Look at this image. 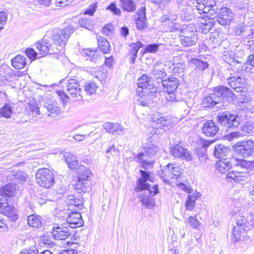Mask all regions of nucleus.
<instances>
[{
	"label": "nucleus",
	"mask_w": 254,
	"mask_h": 254,
	"mask_svg": "<svg viewBox=\"0 0 254 254\" xmlns=\"http://www.w3.org/2000/svg\"><path fill=\"white\" fill-rule=\"evenodd\" d=\"M217 170L221 173H225L231 168L236 169L227 174V178L236 182L245 181L248 175V169L254 168V161H250L235 157L221 159L216 164Z\"/></svg>",
	"instance_id": "1"
},
{
	"label": "nucleus",
	"mask_w": 254,
	"mask_h": 254,
	"mask_svg": "<svg viewBox=\"0 0 254 254\" xmlns=\"http://www.w3.org/2000/svg\"><path fill=\"white\" fill-rule=\"evenodd\" d=\"M91 175L89 170L85 166H81L77 169L78 179L86 181Z\"/></svg>",
	"instance_id": "41"
},
{
	"label": "nucleus",
	"mask_w": 254,
	"mask_h": 254,
	"mask_svg": "<svg viewBox=\"0 0 254 254\" xmlns=\"http://www.w3.org/2000/svg\"><path fill=\"white\" fill-rule=\"evenodd\" d=\"M218 123L224 127L229 128H234L239 125V118L237 115L225 113H219L217 117Z\"/></svg>",
	"instance_id": "8"
},
{
	"label": "nucleus",
	"mask_w": 254,
	"mask_h": 254,
	"mask_svg": "<svg viewBox=\"0 0 254 254\" xmlns=\"http://www.w3.org/2000/svg\"><path fill=\"white\" fill-rule=\"evenodd\" d=\"M7 20V14L5 11H0V23L4 25Z\"/></svg>",
	"instance_id": "61"
},
{
	"label": "nucleus",
	"mask_w": 254,
	"mask_h": 254,
	"mask_svg": "<svg viewBox=\"0 0 254 254\" xmlns=\"http://www.w3.org/2000/svg\"><path fill=\"white\" fill-rule=\"evenodd\" d=\"M36 47L41 57L48 54H55L59 52L54 45H52L46 39H43L41 42H37Z\"/></svg>",
	"instance_id": "14"
},
{
	"label": "nucleus",
	"mask_w": 254,
	"mask_h": 254,
	"mask_svg": "<svg viewBox=\"0 0 254 254\" xmlns=\"http://www.w3.org/2000/svg\"><path fill=\"white\" fill-rule=\"evenodd\" d=\"M26 59L24 56L18 55L11 60L12 66L17 69L23 68L26 64Z\"/></svg>",
	"instance_id": "33"
},
{
	"label": "nucleus",
	"mask_w": 254,
	"mask_h": 254,
	"mask_svg": "<svg viewBox=\"0 0 254 254\" xmlns=\"http://www.w3.org/2000/svg\"><path fill=\"white\" fill-rule=\"evenodd\" d=\"M14 178L15 180L24 182L26 181L27 175L22 171H17L13 174Z\"/></svg>",
	"instance_id": "52"
},
{
	"label": "nucleus",
	"mask_w": 254,
	"mask_h": 254,
	"mask_svg": "<svg viewBox=\"0 0 254 254\" xmlns=\"http://www.w3.org/2000/svg\"><path fill=\"white\" fill-rule=\"evenodd\" d=\"M151 121L153 123L157 124L158 127L168 126L170 122L166 119L162 114L156 113L153 115L151 118Z\"/></svg>",
	"instance_id": "31"
},
{
	"label": "nucleus",
	"mask_w": 254,
	"mask_h": 254,
	"mask_svg": "<svg viewBox=\"0 0 254 254\" xmlns=\"http://www.w3.org/2000/svg\"><path fill=\"white\" fill-rule=\"evenodd\" d=\"M65 161L70 169H75L77 167L76 157L70 153L66 152L64 154Z\"/></svg>",
	"instance_id": "36"
},
{
	"label": "nucleus",
	"mask_w": 254,
	"mask_h": 254,
	"mask_svg": "<svg viewBox=\"0 0 254 254\" xmlns=\"http://www.w3.org/2000/svg\"><path fill=\"white\" fill-rule=\"evenodd\" d=\"M97 3H94L90 5L89 8L85 11L84 14H88L90 16L94 15L95 11L97 8Z\"/></svg>",
	"instance_id": "56"
},
{
	"label": "nucleus",
	"mask_w": 254,
	"mask_h": 254,
	"mask_svg": "<svg viewBox=\"0 0 254 254\" xmlns=\"http://www.w3.org/2000/svg\"><path fill=\"white\" fill-rule=\"evenodd\" d=\"M235 96L233 92L227 87L220 86L215 87L213 92L203 99V104L207 107H214L224 100H233Z\"/></svg>",
	"instance_id": "3"
},
{
	"label": "nucleus",
	"mask_w": 254,
	"mask_h": 254,
	"mask_svg": "<svg viewBox=\"0 0 254 254\" xmlns=\"http://www.w3.org/2000/svg\"><path fill=\"white\" fill-rule=\"evenodd\" d=\"M161 83L166 92L174 93L180 84V81L177 77L170 76L167 79L161 80Z\"/></svg>",
	"instance_id": "21"
},
{
	"label": "nucleus",
	"mask_w": 254,
	"mask_h": 254,
	"mask_svg": "<svg viewBox=\"0 0 254 254\" xmlns=\"http://www.w3.org/2000/svg\"><path fill=\"white\" fill-rule=\"evenodd\" d=\"M27 56L29 59H35L37 57L38 54L33 49H28L25 51Z\"/></svg>",
	"instance_id": "59"
},
{
	"label": "nucleus",
	"mask_w": 254,
	"mask_h": 254,
	"mask_svg": "<svg viewBox=\"0 0 254 254\" xmlns=\"http://www.w3.org/2000/svg\"><path fill=\"white\" fill-rule=\"evenodd\" d=\"M190 65L194 68L203 71L208 67V64L197 59L190 58L189 60Z\"/></svg>",
	"instance_id": "30"
},
{
	"label": "nucleus",
	"mask_w": 254,
	"mask_h": 254,
	"mask_svg": "<svg viewBox=\"0 0 254 254\" xmlns=\"http://www.w3.org/2000/svg\"><path fill=\"white\" fill-rule=\"evenodd\" d=\"M193 7L198 13L204 14L209 20L214 18L219 9L214 0H196Z\"/></svg>",
	"instance_id": "6"
},
{
	"label": "nucleus",
	"mask_w": 254,
	"mask_h": 254,
	"mask_svg": "<svg viewBox=\"0 0 254 254\" xmlns=\"http://www.w3.org/2000/svg\"><path fill=\"white\" fill-rule=\"evenodd\" d=\"M242 136V134L240 132L234 131L228 134L226 137L229 141H231Z\"/></svg>",
	"instance_id": "57"
},
{
	"label": "nucleus",
	"mask_w": 254,
	"mask_h": 254,
	"mask_svg": "<svg viewBox=\"0 0 254 254\" xmlns=\"http://www.w3.org/2000/svg\"><path fill=\"white\" fill-rule=\"evenodd\" d=\"M0 212L9 217L12 221H16L18 218L16 209L5 202V199L3 202L2 199H0Z\"/></svg>",
	"instance_id": "20"
},
{
	"label": "nucleus",
	"mask_w": 254,
	"mask_h": 254,
	"mask_svg": "<svg viewBox=\"0 0 254 254\" xmlns=\"http://www.w3.org/2000/svg\"><path fill=\"white\" fill-rule=\"evenodd\" d=\"M82 56L86 60H89L94 63H97L100 59L99 53L97 50H92L89 49L83 50Z\"/></svg>",
	"instance_id": "28"
},
{
	"label": "nucleus",
	"mask_w": 254,
	"mask_h": 254,
	"mask_svg": "<svg viewBox=\"0 0 254 254\" xmlns=\"http://www.w3.org/2000/svg\"><path fill=\"white\" fill-rule=\"evenodd\" d=\"M69 202L67 206L68 209H73L75 211H79L82 209L83 205V198L81 197H75L74 195H69L68 197Z\"/></svg>",
	"instance_id": "27"
},
{
	"label": "nucleus",
	"mask_w": 254,
	"mask_h": 254,
	"mask_svg": "<svg viewBox=\"0 0 254 254\" xmlns=\"http://www.w3.org/2000/svg\"><path fill=\"white\" fill-rule=\"evenodd\" d=\"M179 16L177 10L168 8L166 13L164 14L160 18L161 22L164 25L173 26L174 21H176Z\"/></svg>",
	"instance_id": "19"
},
{
	"label": "nucleus",
	"mask_w": 254,
	"mask_h": 254,
	"mask_svg": "<svg viewBox=\"0 0 254 254\" xmlns=\"http://www.w3.org/2000/svg\"><path fill=\"white\" fill-rule=\"evenodd\" d=\"M144 152L139 153L135 157L136 161L141 163V167L146 169L147 166L151 163L150 160H147L146 157H152L158 152V148L156 146L152 145L144 147Z\"/></svg>",
	"instance_id": "10"
},
{
	"label": "nucleus",
	"mask_w": 254,
	"mask_h": 254,
	"mask_svg": "<svg viewBox=\"0 0 254 254\" xmlns=\"http://www.w3.org/2000/svg\"><path fill=\"white\" fill-rule=\"evenodd\" d=\"M181 34L179 36H184L187 37L197 38L196 28L192 26H187L180 29Z\"/></svg>",
	"instance_id": "35"
},
{
	"label": "nucleus",
	"mask_w": 254,
	"mask_h": 254,
	"mask_svg": "<svg viewBox=\"0 0 254 254\" xmlns=\"http://www.w3.org/2000/svg\"><path fill=\"white\" fill-rule=\"evenodd\" d=\"M200 24L202 32L205 33L208 32L212 26V22L209 20L207 22L206 20H205L204 22H201Z\"/></svg>",
	"instance_id": "51"
},
{
	"label": "nucleus",
	"mask_w": 254,
	"mask_h": 254,
	"mask_svg": "<svg viewBox=\"0 0 254 254\" xmlns=\"http://www.w3.org/2000/svg\"><path fill=\"white\" fill-rule=\"evenodd\" d=\"M65 85L63 86L67 93L73 98L81 99V89L80 88L77 80L75 79H69L65 81Z\"/></svg>",
	"instance_id": "11"
},
{
	"label": "nucleus",
	"mask_w": 254,
	"mask_h": 254,
	"mask_svg": "<svg viewBox=\"0 0 254 254\" xmlns=\"http://www.w3.org/2000/svg\"><path fill=\"white\" fill-rule=\"evenodd\" d=\"M245 30V27L242 24H239L235 27V32L237 35H240Z\"/></svg>",
	"instance_id": "63"
},
{
	"label": "nucleus",
	"mask_w": 254,
	"mask_h": 254,
	"mask_svg": "<svg viewBox=\"0 0 254 254\" xmlns=\"http://www.w3.org/2000/svg\"><path fill=\"white\" fill-rule=\"evenodd\" d=\"M178 9L179 10V15L182 19L187 20L192 19V12L194 9L190 6L186 4V1L180 0L177 1Z\"/></svg>",
	"instance_id": "18"
},
{
	"label": "nucleus",
	"mask_w": 254,
	"mask_h": 254,
	"mask_svg": "<svg viewBox=\"0 0 254 254\" xmlns=\"http://www.w3.org/2000/svg\"><path fill=\"white\" fill-rule=\"evenodd\" d=\"M247 220L243 216L238 215L236 217V225L233 228L232 242L235 244L237 242L245 241L249 239L247 233Z\"/></svg>",
	"instance_id": "5"
},
{
	"label": "nucleus",
	"mask_w": 254,
	"mask_h": 254,
	"mask_svg": "<svg viewBox=\"0 0 254 254\" xmlns=\"http://www.w3.org/2000/svg\"><path fill=\"white\" fill-rule=\"evenodd\" d=\"M151 2L156 5L159 8L163 9L172 1V0H150Z\"/></svg>",
	"instance_id": "48"
},
{
	"label": "nucleus",
	"mask_w": 254,
	"mask_h": 254,
	"mask_svg": "<svg viewBox=\"0 0 254 254\" xmlns=\"http://www.w3.org/2000/svg\"><path fill=\"white\" fill-rule=\"evenodd\" d=\"M235 150L239 155L245 157L254 156V142L251 140L238 142Z\"/></svg>",
	"instance_id": "13"
},
{
	"label": "nucleus",
	"mask_w": 254,
	"mask_h": 254,
	"mask_svg": "<svg viewBox=\"0 0 254 254\" xmlns=\"http://www.w3.org/2000/svg\"><path fill=\"white\" fill-rule=\"evenodd\" d=\"M216 14V21L223 26L229 24L233 18L231 10L225 7L219 8Z\"/></svg>",
	"instance_id": "15"
},
{
	"label": "nucleus",
	"mask_w": 254,
	"mask_h": 254,
	"mask_svg": "<svg viewBox=\"0 0 254 254\" xmlns=\"http://www.w3.org/2000/svg\"><path fill=\"white\" fill-rule=\"evenodd\" d=\"M85 181L78 179L77 182L74 185V189L78 190V192H85L86 190Z\"/></svg>",
	"instance_id": "49"
},
{
	"label": "nucleus",
	"mask_w": 254,
	"mask_h": 254,
	"mask_svg": "<svg viewBox=\"0 0 254 254\" xmlns=\"http://www.w3.org/2000/svg\"><path fill=\"white\" fill-rule=\"evenodd\" d=\"M45 107L49 112L48 116L53 118L56 117L60 113V108L54 103H46Z\"/></svg>",
	"instance_id": "42"
},
{
	"label": "nucleus",
	"mask_w": 254,
	"mask_h": 254,
	"mask_svg": "<svg viewBox=\"0 0 254 254\" xmlns=\"http://www.w3.org/2000/svg\"><path fill=\"white\" fill-rule=\"evenodd\" d=\"M52 235L55 239L58 240H64L71 237L68 227L63 224L55 225L53 228Z\"/></svg>",
	"instance_id": "16"
},
{
	"label": "nucleus",
	"mask_w": 254,
	"mask_h": 254,
	"mask_svg": "<svg viewBox=\"0 0 254 254\" xmlns=\"http://www.w3.org/2000/svg\"><path fill=\"white\" fill-rule=\"evenodd\" d=\"M170 151L174 157L187 161L191 160V155L189 151L181 144H177L172 146L170 149Z\"/></svg>",
	"instance_id": "17"
},
{
	"label": "nucleus",
	"mask_w": 254,
	"mask_h": 254,
	"mask_svg": "<svg viewBox=\"0 0 254 254\" xmlns=\"http://www.w3.org/2000/svg\"><path fill=\"white\" fill-rule=\"evenodd\" d=\"M219 127L212 120L207 121L202 127L203 133L207 136L213 137L218 132Z\"/></svg>",
	"instance_id": "25"
},
{
	"label": "nucleus",
	"mask_w": 254,
	"mask_h": 254,
	"mask_svg": "<svg viewBox=\"0 0 254 254\" xmlns=\"http://www.w3.org/2000/svg\"><path fill=\"white\" fill-rule=\"evenodd\" d=\"M180 168L174 164H169L161 170V177L167 184L170 183V179H175L180 175Z\"/></svg>",
	"instance_id": "9"
},
{
	"label": "nucleus",
	"mask_w": 254,
	"mask_h": 254,
	"mask_svg": "<svg viewBox=\"0 0 254 254\" xmlns=\"http://www.w3.org/2000/svg\"><path fill=\"white\" fill-rule=\"evenodd\" d=\"M102 127L107 132L114 135L123 134L124 132V128L118 123L106 122Z\"/></svg>",
	"instance_id": "26"
},
{
	"label": "nucleus",
	"mask_w": 254,
	"mask_h": 254,
	"mask_svg": "<svg viewBox=\"0 0 254 254\" xmlns=\"http://www.w3.org/2000/svg\"><path fill=\"white\" fill-rule=\"evenodd\" d=\"M214 155L216 158L220 159H224V158L230 159V158L233 157L231 149L222 144L215 145L214 150Z\"/></svg>",
	"instance_id": "22"
},
{
	"label": "nucleus",
	"mask_w": 254,
	"mask_h": 254,
	"mask_svg": "<svg viewBox=\"0 0 254 254\" xmlns=\"http://www.w3.org/2000/svg\"><path fill=\"white\" fill-rule=\"evenodd\" d=\"M35 177L37 183L46 188H50L55 182L53 172L47 168L39 169L36 173Z\"/></svg>",
	"instance_id": "7"
},
{
	"label": "nucleus",
	"mask_w": 254,
	"mask_h": 254,
	"mask_svg": "<svg viewBox=\"0 0 254 254\" xmlns=\"http://www.w3.org/2000/svg\"><path fill=\"white\" fill-rule=\"evenodd\" d=\"M0 75L6 80H9L15 76L13 70L6 64L0 66Z\"/></svg>",
	"instance_id": "34"
},
{
	"label": "nucleus",
	"mask_w": 254,
	"mask_h": 254,
	"mask_svg": "<svg viewBox=\"0 0 254 254\" xmlns=\"http://www.w3.org/2000/svg\"><path fill=\"white\" fill-rule=\"evenodd\" d=\"M227 82L230 87L237 92H240L242 96H245V90L246 85L245 79L240 76H231L227 78Z\"/></svg>",
	"instance_id": "12"
},
{
	"label": "nucleus",
	"mask_w": 254,
	"mask_h": 254,
	"mask_svg": "<svg viewBox=\"0 0 254 254\" xmlns=\"http://www.w3.org/2000/svg\"><path fill=\"white\" fill-rule=\"evenodd\" d=\"M74 31V29L69 26L64 29L56 28L50 32L54 45L59 52L64 51L67 40Z\"/></svg>",
	"instance_id": "4"
},
{
	"label": "nucleus",
	"mask_w": 254,
	"mask_h": 254,
	"mask_svg": "<svg viewBox=\"0 0 254 254\" xmlns=\"http://www.w3.org/2000/svg\"><path fill=\"white\" fill-rule=\"evenodd\" d=\"M42 192L40 191L37 193V197L39 199V203L41 204L46 203L48 201H51L52 199L49 196L44 194H42Z\"/></svg>",
	"instance_id": "50"
},
{
	"label": "nucleus",
	"mask_w": 254,
	"mask_h": 254,
	"mask_svg": "<svg viewBox=\"0 0 254 254\" xmlns=\"http://www.w3.org/2000/svg\"><path fill=\"white\" fill-rule=\"evenodd\" d=\"M179 39L181 44L184 47H190L196 43L197 38H192L184 36H179Z\"/></svg>",
	"instance_id": "46"
},
{
	"label": "nucleus",
	"mask_w": 254,
	"mask_h": 254,
	"mask_svg": "<svg viewBox=\"0 0 254 254\" xmlns=\"http://www.w3.org/2000/svg\"><path fill=\"white\" fill-rule=\"evenodd\" d=\"M97 87L96 83L94 82H86L85 84V91L89 95L93 94L95 93Z\"/></svg>",
	"instance_id": "47"
},
{
	"label": "nucleus",
	"mask_w": 254,
	"mask_h": 254,
	"mask_svg": "<svg viewBox=\"0 0 254 254\" xmlns=\"http://www.w3.org/2000/svg\"><path fill=\"white\" fill-rule=\"evenodd\" d=\"M28 225L32 227L39 228L41 226V217L31 215L27 217Z\"/></svg>",
	"instance_id": "43"
},
{
	"label": "nucleus",
	"mask_w": 254,
	"mask_h": 254,
	"mask_svg": "<svg viewBox=\"0 0 254 254\" xmlns=\"http://www.w3.org/2000/svg\"><path fill=\"white\" fill-rule=\"evenodd\" d=\"M222 59L225 63L231 65H235L242 63L239 58H236L234 53L232 51L224 52Z\"/></svg>",
	"instance_id": "29"
},
{
	"label": "nucleus",
	"mask_w": 254,
	"mask_h": 254,
	"mask_svg": "<svg viewBox=\"0 0 254 254\" xmlns=\"http://www.w3.org/2000/svg\"><path fill=\"white\" fill-rule=\"evenodd\" d=\"M37 250L31 249H23L19 253V254H37Z\"/></svg>",
	"instance_id": "64"
},
{
	"label": "nucleus",
	"mask_w": 254,
	"mask_h": 254,
	"mask_svg": "<svg viewBox=\"0 0 254 254\" xmlns=\"http://www.w3.org/2000/svg\"><path fill=\"white\" fill-rule=\"evenodd\" d=\"M77 211L74 210L73 212L68 214L66 218L67 224L70 228L79 227L83 224L84 222L82 219L81 214Z\"/></svg>",
	"instance_id": "23"
},
{
	"label": "nucleus",
	"mask_w": 254,
	"mask_h": 254,
	"mask_svg": "<svg viewBox=\"0 0 254 254\" xmlns=\"http://www.w3.org/2000/svg\"><path fill=\"white\" fill-rule=\"evenodd\" d=\"M97 41L98 46L103 53L107 54L110 52V44L106 38L99 36L97 37Z\"/></svg>",
	"instance_id": "38"
},
{
	"label": "nucleus",
	"mask_w": 254,
	"mask_h": 254,
	"mask_svg": "<svg viewBox=\"0 0 254 254\" xmlns=\"http://www.w3.org/2000/svg\"><path fill=\"white\" fill-rule=\"evenodd\" d=\"M15 190L14 186L11 184H8L1 188L0 190V195L6 197H11L13 195Z\"/></svg>",
	"instance_id": "40"
},
{
	"label": "nucleus",
	"mask_w": 254,
	"mask_h": 254,
	"mask_svg": "<svg viewBox=\"0 0 254 254\" xmlns=\"http://www.w3.org/2000/svg\"><path fill=\"white\" fill-rule=\"evenodd\" d=\"M114 27L112 24L106 25L102 29V32L105 35L109 36L112 33Z\"/></svg>",
	"instance_id": "58"
},
{
	"label": "nucleus",
	"mask_w": 254,
	"mask_h": 254,
	"mask_svg": "<svg viewBox=\"0 0 254 254\" xmlns=\"http://www.w3.org/2000/svg\"><path fill=\"white\" fill-rule=\"evenodd\" d=\"M141 177L139 178L135 190L140 192L139 197L140 201L146 208H152L154 205V201L152 197L158 192V187L154 185L151 188L150 185L147 183V181H151L149 173L142 170H140Z\"/></svg>",
	"instance_id": "2"
},
{
	"label": "nucleus",
	"mask_w": 254,
	"mask_h": 254,
	"mask_svg": "<svg viewBox=\"0 0 254 254\" xmlns=\"http://www.w3.org/2000/svg\"><path fill=\"white\" fill-rule=\"evenodd\" d=\"M151 82L149 77L145 74H143L137 80L138 85V89H137L138 92H142L141 90H139L140 88H141V90H143L144 88L150 89L149 86L153 85Z\"/></svg>",
	"instance_id": "32"
},
{
	"label": "nucleus",
	"mask_w": 254,
	"mask_h": 254,
	"mask_svg": "<svg viewBox=\"0 0 254 254\" xmlns=\"http://www.w3.org/2000/svg\"><path fill=\"white\" fill-rule=\"evenodd\" d=\"M79 25L85 28L90 29L92 27L91 21L89 19H81L78 21Z\"/></svg>",
	"instance_id": "54"
},
{
	"label": "nucleus",
	"mask_w": 254,
	"mask_h": 254,
	"mask_svg": "<svg viewBox=\"0 0 254 254\" xmlns=\"http://www.w3.org/2000/svg\"><path fill=\"white\" fill-rule=\"evenodd\" d=\"M135 25L139 30H143L147 27L145 7H141L137 10L135 17Z\"/></svg>",
	"instance_id": "24"
},
{
	"label": "nucleus",
	"mask_w": 254,
	"mask_h": 254,
	"mask_svg": "<svg viewBox=\"0 0 254 254\" xmlns=\"http://www.w3.org/2000/svg\"><path fill=\"white\" fill-rule=\"evenodd\" d=\"M159 44H152L147 45L145 48L144 51L146 53H154L158 50Z\"/></svg>",
	"instance_id": "53"
},
{
	"label": "nucleus",
	"mask_w": 254,
	"mask_h": 254,
	"mask_svg": "<svg viewBox=\"0 0 254 254\" xmlns=\"http://www.w3.org/2000/svg\"><path fill=\"white\" fill-rule=\"evenodd\" d=\"M120 5L124 10L133 12L136 9V4L133 0H119Z\"/></svg>",
	"instance_id": "37"
},
{
	"label": "nucleus",
	"mask_w": 254,
	"mask_h": 254,
	"mask_svg": "<svg viewBox=\"0 0 254 254\" xmlns=\"http://www.w3.org/2000/svg\"><path fill=\"white\" fill-rule=\"evenodd\" d=\"M107 9L110 10L116 15H120L121 12L120 8L117 7L116 4L115 2H111L107 7Z\"/></svg>",
	"instance_id": "55"
},
{
	"label": "nucleus",
	"mask_w": 254,
	"mask_h": 254,
	"mask_svg": "<svg viewBox=\"0 0 254 254\" xmlns=\"http://www.w3.org/2000/svg\"><path fill=\"white\" fill-rule=\"evenodd\" d=\"M130 48L133 49L135 51L134 52L138 53V51L140 48L143 47V44L140 41H138L136 43H133L129 45Z\"/></svg>",
	"instance_id": "60"
},
{
	"label": "nucleus",
	"mask_w": 254,
	"mask_h": 254,
	"mask_svg": "<svg viewBox=\"0 0 254 254\" xmlns=\"http://www.w3.org/2000/svg\"><path fill=\"white\" fill-rule=\"evenodd\" d=\"M253 127L252 125L246 124L242 127V130L248 133H252L253 132Z\"/></svg>",
	"instance_id": "62"
},
{
	"label": "nucleus",
	"mask_w": 254,
	"mask_h": 254,
	"mask_svg": "<svg viewBox=\"0 0 254 254\" xmlns=\"http://www.w3.org/2000/svg\"><path fill=\"white\" fill-rule=\"evenodd\" d=\"M13 115L12 107L8 104H5L0 109V118H4L7 119H11Z\"/></svg>",
	"instance_id": "39"
},
{
	"label": "nucleus",
	"mask_w": 254,
	"mask_h": 254,
	"mask_svg": "<svg viewBox=\"0 0 254 254\" xmlns=\"http://www.w3.org/2000/svg\"><path fill=\"white\" fill-rule=\"evenodd\" d=\"M153 78L157 79H160V82L163 80L162 79L166 76V73L164 69L162 67H155L153 68L152 72Z\"/></svg>",
	"instance_id": "45"
},
{
	"label": "nucleus",
	"mask_w": 254,
	"mask_h": 254,
	"mask_svg": "<svg viewBox=\"0 0 254 254\" xmlns=\"http://www.w3.org/2000/svg\"><path fill=\"white\" fill-rule=\"evenodd\" d=\"M185 222L189 224L192 229L196 230H198L200 226V222L197 219V214L194 216H189Z\"/></svg>",
	"instance_id": "44"
}]
</instances>
